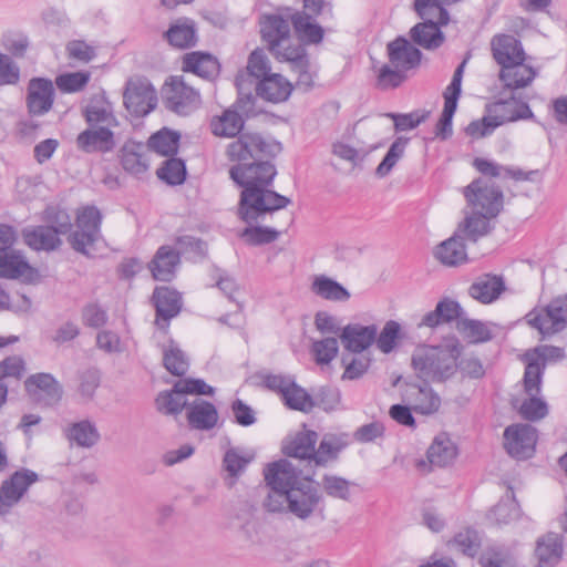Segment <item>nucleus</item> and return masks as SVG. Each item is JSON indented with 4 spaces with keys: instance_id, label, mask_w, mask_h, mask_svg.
<instances>
[{
    "instance_id": "f257e3e1",
    "label": "nucleus",
    "mask_w": 567,
    "mask_h": 567,
    "mask_svg": "<svg viewBox=\"0 0 567 567\" xmlns=\"http://www.w3.org/2000/svg\"><path fill=\"white\" fill-rule=\"evenodd\" d=\"M280 150L278 143H269L258 134H243L227 147L230 161L238 162L230 168L231 179L243 187L239 215L247 224H254L268 213L286 208L290 199L272 190L276 167L262 155H274Z\"/></svg>"
},
{
    "instance_id": "f03ea898",
    "label": "nucleus",
    "mask_w": 567,
    "mask_h": 567,
    "mask_svg": "<svg viewBox=\"0 0 567 567\" xmlns=\"http://www.w3.org/2000/svg\"><path fill=\"white\" fill-rule=\"evenodd\" d=\"M461 349L457 343L427 346L414 349L411 364L415 374L424 381L444 382L458 370Z\"/></svg>"
},
{
    "instance_id": "7ed1b4c3",
    "label": "nucleus",
    "mask_w": 567,
    "mask_h": 567,
    "mask_svg": "<svg viewBox=\"0 0 567 567\" xmlns=\"http://www.w3.org/2000/svg\"><path fill=\"white\" fill-rule=\"evenodd\" d=\"M533 117L534 113L526 102L515 97L498 100L486 106V114L481 121L468 124L466 133L474 138H481L491 135L496 127L505 123Z\"/></svg>"
},
{
    "instance_id": "20e7f679",
    "label": "nucleus",
    "mask_w": 567,
    "mask_h": 567,
    "mask_svg": "<svg viewBox=\"0 0 567 567\" xmlns=\"http://www.w3.org/2000/svg\"><path fill=\"white\" fill-rule=\"evenodd\" d=\"M264 475L267 486L270 487V493L265 499V507L269 512L282 511V499L292 488L298 487L299 483L307 480L287 460H279L268 464L264 470Z\"/></svg>"
},
{
    "instance_id": "39448f33",
    "label": "nucleus",
    "mask_w": 567,
    "mask_h": 567,
    "mask_svg": "<svg viewBox=\"0 0 567 567\" xmlns=\"http://www.w3.org/2000/svg\"><path fill=\"white\" fill-rule=\"evenodd\" d=\"M185 394L213 395L214 388L202 379L179 380L172 390L158 393L155 400L156 409L163 414L176 415L181 413L187 404Z\"/></svg>"
},
{
    "instance_id": "423d86ee",
    "label": "nucleus",
    "mask_w": 567,
    "mask_h": 567,
    "mask_svg": "<svg viewBox=\"0 0 567 567\" xmlns=\"http://www.w3.org/2000/svg\"><path fill=\"white\" fill-rule=\"evenodd\" d=\"M102 216L94 206L81 207L76 213V229L70 235L69 243L78 252L89 255L100 238Z\"/></svg>"
},
{
    "instance_id": "0eeeda50",
    "label": "nucleus",
    "mask_w": 567,
    "mask_h": 567,
    "mask_svg": "<svg viewBox=\"0 0 567 567\" xmlns=\"http://www.w3.org/2000/svg\"><path fill=\"white\" fill-rule=\"evenodd\" d=\"M464 196L473 210L497 216L503 208V193L494 183L478 178L464 188Z\"/></svg>"
},
{
    "instance_id": "6e6552de",
    "label": "nucleus",
    "mask_w": 567,
    "mask_h": 567,
    "mask_svg": "<svg viewBox=\"0 0 567 567\" xmlns=\"http://www.w3.org/2000/svg\"><path fill=\"white\" fill-rule=\"evenodd\" d=\"M526 319L543 336L561 331L567 326V295L554 299L546 308L530 311Z\"/></svg>"
},
{
    "instance_id": "1a4fd4ad",
    "label": "nucleus",
    "mask_w": 567,
    "mask_h": 567,
    "mask_svg": "<svg viewBox=\"0 0 567 567\" xmlns=\"http://www.w3.org/2000/svg\"><path fill=\"white\" fill-rule=\"evenodd\" d=\"M560 358H563V349L553 346H540L525 352L523 355V361L526 364L523 379L525 389L528 392L537 391L538 384H542L543 381L546 362Z\"/></svg>"
},
{
    "instance_id": "9d476101",
    "label": "nucleus",
    "mask_w": 567,
    "mask_h": 567,
    "mask_svg": "<svg viewBox=\"0 0 567 567\" xmlns=\"http://www.w3.org/2000/svg\"><path fill=\"white\" fill-rule=\"evenodd\" d=\"M126 110L134 116H145L157 105V94L145 79H131L123 94Z\"/></svg>"
},
{
    "instance_id": "9b49d317",
    "label": "nucleus",
    "mask_w": 567,
    "mask_h": 567,
    "mask_svg": "<svg viewBox=\"0 0 567 567\" xmlns=\"http://www.w3.org/2000/svg\"><path fill=\"white\" fill-rule=\"evenodd\" d=\"M537 431L530 424H513L504 431V447L516 460L530 458L536 449Z\"/></svg>"
},
{
    "instance_id": "f8f14e48",
    "label": "nucleus",
    "mask_w": 567,
    "mask_h": 567,
    "mask_svg": "<svg viewBox=\"0 0 567 567\" xmlns=\"http://www.w3.org/2000/svg\"><path fill=\"white\" fill-rule=\"evenodd\" d=\"M38 474L22 468L14 472L0 487V516L7 514L25 494L28 488L38 481Z\"/></svg>"
},
{
    "instance_id": "ddd939ff",
    "label": "nucleus",
    "mask_w": 567,
    "mask_h": 567,
    "mask_svg": "<svg viewBox=\"0 0 567 567\" xmlns=\"http://www.w3.org/2000/svg\"><path fill=\"white\" fill-rule=\"evenodd\" d=\"M24 388L29 396L40 405L52 406L62 399V386L50 373H35L27 378Z\"/></svg>"
},
{
    "instance_id": "4468645a",
    "label": "nucleus",
    "mask_w": 567,
    "mask_h": 567,
    "mask_svg": "<svg viewBox=\"0 0 567 567\" xmlns=\"http://www.w3.org/2000/svg\"><path fill=\"white\" fill-rule=\"evenodd\" d=\"M167 106L175 113L186 115L199 104V94L182 78H172L164 90Z\"/></svg>"
},
{
    "instance_id": "2eb2a0df",
    "label": "nucleus",
    "mask_w": 567,
    "mask_h": 567,
    "mask_svg": "<svg viewBox=\"0 0 567 567\" xmlns=\"http://www.w3.org/2000/svg\"><path fill=\"white\" fill-rule=\"evenodd\" d=\"M282 501L284 506L287 504L289 512L305 519L315 511L319 496L312 481L307 478L305 482L299 483L298 487L292 488Z\"/></svg>"
},
{
    "instance_id": "dca6fc26",
    "label": "nucleus",
    "mask_w": 567,
    "mask_h": 567,
    "mask_svg": "<svg viewBox=\"0 0 567 567\" xmlns=\"http://www.w3.org/2000/svg\"><path fill=\"white\" fill-rule=\"evenodd\" d=\"M403 399L414 412L423 415L434 414L441 406L440 395L426 382L423 384L408 383Z\"/></svg>"
},
{
    "instance_id": "f3484780",
    "label": "nucleus",
    "mask_w": 567,
    "mask_h": 567,
    "mask_svg": "<svg viewBox=\"0 0 567 567\" xmlns=\"http://www.w3.org/2000/svg\"><path fill=\"white\" fill-rule=\"evenodd\" d=\"M54 99V87L52 81L43 78L30 80L28 86L27 105L32 115H43L48 113Z\"/></svg>"
},
{
    "instance_id": "a211bd4d",
    "label": "nucleus",
    "mask_w": 567,
    "mask_h": 567,
    "mask_svg": "<svg viewBox=\"0 0 567 567\" xmlns=\"http://www.w3.org/2000/svg\"><path fill=\"white\" fill-rule=\"evenodd\" d=\"M37 270L30 266L25 257L17 250L0 252V278L33 281Z\"/></svg>"
},
{
    "instance_id": "6ab92c4d",
    "label": "nucleus",
    "mask_w": 567,
    "mask_h": 567,
    "mask_svg": "<svg viewBox=\"0 0 567 567\" xmlns=\"http://www.w3.org/2000/svg\"><path fill=\"white\" fill-rule=\"evenodd\" d=\"M377 334L378 327L375 324L350 323L342 328L340 339L348 351L361 353L374 343Z\"/></svg>"
},
{
    "instance_id": "aec40b11",
    "label": "nucleus",
    "mask_w": 567,
    "mask_h": 567,
    "mask_svg": "<svg viewBox=\"0 0 567 567\" xmlns=\"http://www.w3.org/2000/svg\"><path fill=\"white\" fill-rule=\"evenodd\" d=\"M537 75V71L525 63V60H517L501 66L499 80L504 87L517 90L528 86Z\"/></svg>"
},
{
    "instance_id": "412c9836",
    "label": "nucleus",
    "mask_w": 567,
    "mask_h": 567,
    "mask_svg": "<svg viewBox=\"0 0 567 567\" xmlns=\"http://www.w3.org/2000/svg\"><path fill=\"white\" fill-rule=\"evenodd\" d=\"M389 62L393 68L406 72L419 65L421 52L404 38H398L388 44Z\"/></svg>"
},
{
    "instance_id": "4be33fe9",
    "label": "nucleus",
    "mask_w": 567,
    "mask_h": 567,
    "mask_svg": "<svg viewBox=\"0 0 567 567\" xmlns=\"http://www.w3.org/2000/svg\"><path fill=\"white\" fill-rule=\"evenodd\" d=\"M76 145L85 153L110 152L115 146L114 131L106 127L89 126L78 135Z\"/></svg>"
},
{
    "instance_id": "5701e85b",
    "label": "nucleus",
    "mask_w": 567,
    "mask_h": 567,
    "mask_svg": "<svg viewBox=\"0 0 567 567\" xmlns=\"http://www.w3.org/2000/svg\"><path fill=\"white\" fill-rule=\"evenodd\" d=\"M563 537L556 533H547L536 542L535 556L538 567H555L563 556Z\"/></svg>"
},
{
    "instance_id": "b1692460",
    "label": "nucleus",
    "mask_w": 567,
    "mask_h": 567,
    "mask_svg": "<svg viewBox=\"0 0 567 567\" xmlns=\"http://www.w3.org/2000/svg\"><path fill=\"white\" fill-rule=\"evenodd\" d=\"M491 49L497 64L505 65L513 61L525 60L520 42L509 34H496L492 38Z\"/></svg>"
},
{
    "instance_id": "393cba45",
    "label": "nucleus",
    "mask_w": 567,
    "mask_h": 567,
    "mask_svg": "<svg viewBox=\"0 0 567 567\" xmlns=\"http://www.w3.org/2000/svg\"><path fill=\"white\" fill-rule=\"evenodd\" d=\"M256 90L261 99L272 103H280L290 96L292 84L279 73H269L259 81Z\"/></svg>"
},
{
    "instance_id": "a878e982",
    "label": "nucleus",
    "mask_w": 567,
    "mask_h": 567,
    "mask_svg": "<svg viewBox=\"0 0 567 567\" xmlns=\"http://www.w3.org/2000/svg\"><path fill=\"white\" fill-rule=\"evenodd\" d=\"M505 290V282L496 275L478 277L468 288L470 296L481 303L488 305L499 298Z\"/></svg>"
},
{
    "instance_id": "bb28decb",
    "label": "nucleus",
    "mask_w": 567,
    "mask_h": 567,
    "mask_svg": "<svg viewBox=\"0 0 567 567\" xmlns=\"http://www.w3.org/2000/svg\"><path fill=\"white\" fill-rule=\"evenodd\" d=\"M179 264V254L169 246H162L150 262V270L155 280L171 281Z\"/></svg>"
},
{
    "instance_id": "cd10ccee",
    "label": "nucleus",
    "mask_w": 567,
    "mask_h": 567,
    "mask_svg": "<svg viewBox=\"0 0 567 567\" xmlns=\"http://www.w3.org/2000/svg\"><path fill=\"white\" fill-rule=\"evenodd\" d=\"M260 32L271 50L288 43L290 25L288 20L279 16H265L260 21Z\"/></svg>"
},
{
    "instance_id": "c85d7f7f",
    "label": "nucleus",
    "mask_w": 567,
    "mask_h": 567,
    "mask_svg": "<svg viewBox=\"0 0 567 567\" xmlns=\"http://www.w3.org/2000/svg\"><path fill=\"white\" fill-rule=\"evenodd\" d=\"M310 290L317 297L333 302H346L351 298L344 286L327 275L313 276Z\"/></svg>"
},
{
    "instance_id": "c756f323",
    "label": "nucleus",
    "mask_w": 567,
    "mask_h": 567,
    "mask_svg": "<svg viewBox=\"0 0 567 567\" xmlns=\"http://www.w3.org/2000/svg\"><path fill=\"white\" fill-rule=\"evenodd\" d=\"M147 146L130 141L122 148L121 162L123 168L133 174L142 175L148 169Z\"/></svg>"
},
{
    "instance_id": "7c9ffc66",
    "label": "nucleus",
    "mask_w": 567,
    "mask_h": 567,
    "mask_svg": "<svg viewBox=\"0 0 567 567\" xmlns=\"http://www.w3.org/2000/svg\"><path fill=\"white\" fill-rule=\"evenodd\" d=\"M457 446L447 433L437 434L427 450L429 462L439 467L451 465L457 456Z\"/></svg>"
},
{
    "instance_id": "2f4dec72",
    "label": "nucleus",
    "mask_w": 567,
    "mask_h": 567,
    "mask_svg": "<svg viewBox=\"0 0 567 567\" xmlns=\"http://www.w3.org/2000/svg\"><path fill=\"white\" fill-rule=\"evenodd\" d=\"M187 420L196 430H212L218 421V412L214 404L197 399L188 406Z\"/></svg>"
},
{
    "instance_id": "473e14b6",
    "label": "nucleus",
    "mask_w": 567,
    "mask_h": 567,
    "mask_svg": "<svg viewBox=\"0 0 567 567\" xmlns=\"http://www.w3.org/2000/svg\"><path fill=\"white\" fill-rule=\"evenodd\" d=\"M157 319L156 323L161 326V320L167 322L177 316L181 310V296L177 291L166 287L156 288L153 295Z\"/></svg>"
},
{
    "instance_id": "72a5a7b5",
    "label": "nucleus",
    "mask_w": 567,
    "mask_h": 567,
    "mask_svg": "<svg viewBox=\"0 0 567 567\" xmlns=\"http://www.w3.org/2000/svg\"><path fill=\"white\" fill-rule=\"evenodd\" d=\"M434 255L446 266H458L467 260V252L458 233L437 245Z\"/></svg>"
},
{
    "instance_id": "f704fd0d",
    "label": "nucleus",
    "mask_w": 567,
    "mask_h": 567,
    "mask_svg": "<svg viewBox=\"0 0 567 567\" xmlns=\"http://www.w3.org/2000/svg\"><path fill=\"white\" fill-rule=\"evenodd\" d=\"M84 116L89 126L106 127L110 131H114L120 125L112 104L104 100L93 101L87 105Z\"/></svg>"
},
{
    "instance_id": "c9c22d12",
    "label": "nucleus",
    "mask_w": 567,
    "mask_h": 567,
    "mask_svg": "<svg viewBox=\"0 0 567 567\" xmlns=\"http://www.w3.org/2000/svg\"><path fill=\"white\" fill-rule=\"evenodd\" d=\"M24 243L34 250H54L61 245V239L51 226H35L23 230Z\"/></svg>"
},
{
    "instance_id": "e433bc0d",
    "label": "nucleus",
    "mask_w": 567,
    "mask_h": 567,
    "mask_svg": "<svg viewBox=\"0 0 567 567\" xmlns=\"http://www.w3.org/2000/svg\"><path fill=\"white\" fill-rule=\"evenodd\" d=\"M183 70L203 79H213L219 71V64L210 54L190 52L184 56Z\"/></svg>"
},
{
    "instance_id": "4c0bfd02",
    "label": "nucleus",
    "mask_w": 567,
    "mask_h": 567,
    "mask_svg": "<svg viewBox=\"0 0 567 567\" xmlns=\"http://www.w3.org/2000/svg\"><path fill=\"white\" fill-rule=\"evenodd\" d=\"M496 216H486L484 213L473 210L470 216H466L464 223L461 224L456 230L462 239L467 238L476 241L480 237L485 236L489 229V219Z\"/></svg>"
},
{
    "instance_id": "58836bf2",
    "label": "nucleus",
    "mask_w": 567,
    "mask_h": 567,
    "mask_svg": "<svg viewBox=\"0 0 567 567\" xmlns=\"http://www.w3.org/2000/svg\"><path fill=\"white\" fill-rule=\"evenodd\" d=\"M348 441L346 435L326 434L319 447L313 453L312 461L317 465H324L328 462L337 458L338 454L347 446Z\"/></svg>"
},
{
    "instance_id": "ea45409f",
    "label": "nucleus",
    "mask_w": 567,
    "mask_h": 567,
    "mask_svg": "<svg viewBox=\"0 0 567 567\" xmlns=\"http://www.w3.org/2000/svg\"><path fill=\"white\" fill-rule=\"evenodd\" d=\"M179 134L168 128H162L154 133L147 144V152L153 151L162 156L175 155L178 151Z\"/></svg>"
},
{
    "instance_id": "a19ab883",
    "label": "nucleus",
    "mask_w": 567,
    "mask_h": 567,
    "mask_svg": "<svg viewBox=\"0 0 567 567\" xmlns=\"http://www.w3.org/2000/svg\"><path fill=\"white\" fill-rule=\"evenodd\" d=\"M68 440L81 447H92L100 440L96 426L90 421H80L70 425L66 430Z\"/></svg>"
},
{
    "instance_id": "79ce46f5",
    "label": "nucleus",
    "mask_w": 567,
    "mask_h": 567,
    "mask_svg": "<svg viewBox=\"0 0 567 567\" xmlns=\"http://www.w3.org/2000/svg\"><path fill=\"white\" fill-rule=\"evenodd\" d=\"M168 42L176 48H188L196 42L195 27L189 19H179L165 33Z\"/></svg>"
},
{
    "instance_id": "37998d69",
    "label": "nucleus",
    "mask_w": 567,
    "mask_h": 567,
    "mask_svg": "<svg viewBox=\"0 0 567 567\" xmlns=\"http://www.w3.org/2000/svg\"><path fill=\"white\" fill-rule=\"evenodd\" d=\"M412 40L420 47L431 50L439 48L444 35L436 23L421 22L411 29Z\"/></svg>"
},
{
    "instance_id": "c03bdc74",
    "label": "nucleus",
    "mask_w": 567,
    "mask_h": 567,
    "mask_svg": "<svg viewBox=\"0 0 567 567\" xmlns=\"http://www.w3.org/2000/svg\"><path fill=\"white\" fill-rule=\"evenodd\" d=\"M317 440L318 434L315 431L300 432L285 446V452L287 455L296 458H309L312 461Z\"/></svg>"
},
{
    "instance_id": "a18cd8bd",
    "label": "nucleus",
    "mask_w": 567,
    "mask_h": 567,
    "mask_svg": "<svg viewBox=\"0 0 567 567\" xmlns=\"http://www.w3.org/2000/svg\"><path fill=\"white\" fill-rule=\"evenodd\" d=\"M295 31L305 43L317 44L323 38V29L307 13H297L292 17Z\"/></svg>"
},
{
    "instance_id": "49530a36",
    "label": "nucleus",
    "mask_w": 567,
    "mask_h": 567,
    "mask_svg": "<svg viewBox=\"0 0 567 567\" xmlns=\"http://www.w3.org/2000/svg\"><path fill=\"white\" fill-rule=\"evenodd\" d=\"M210 126L216 136L233 137L243 130L244 120L236 111L226 110L221 116L212 120Z\"/></svg>"
},
{
    "instance_id": "de8ad7c7",
    "label": "nucleus",
    "mask_w": 567,
    "mask_h": 567,
    "mask_svg": "<svg viewBox=\"0 0 567 567\" xmlns=\"http://www.w3.org/2000/svg\"><path fill=\"white\" fill-rule=\"evenodd\" d=\"M439 0H415L414 8L423 22L444 25L449 21V13Z\"/></svg>"
},
{
    "instance_id": "09e8293b",
    "label": "nucleus",
    "mask_w": 567,
    "mask_h": 567,
    "mask_svg": "<svg viewBox=\"0 0 567 567\" xmlns=\"http://www.w3.org/2000/svg\"><path fill=\"white\" fill-rule=\"evenodd\" d=\"M537 391H524L528 399H526L519 406L522 416L529 421H536L545 417L548 413L547 403L539 396L542 384H538Z\"/></svg>"
},
{
    "instance_id": "8fccbe9b",
    "label": "nucleus",
    "mask_w": 567,
    "mask_h": 567,
    "mask_svg": "<svg viewBox=\"0 0 567 567\" xmlns=\"http://www.w3.org/2000/svg\"><path fill=\"white\" fill-rule=\"evenodd\" d=\"M163 362L168 372L174 375H183L188 370V359L173 341L163 349Z\"/></svg>"
},
{
    "instance_id": "3c124183",
    "label": "nucleus",
    "mask_w": 567,
    "mask_h": 567,
    "mask_svg": "<svg viewBox=\"0 0 567 567\" xmlns=\"http://www.w3.org/2000/svg\"><path fill=\"white\" fill-rule=\"evenodd\" d=\"M281 400L291 410L308 412L313 406L310 394L299 386L296 381L289 386Z\"/></svg>"
},
{
    "instance_id": "603ef678",
    "label": "nucleus",
    "mask_w": 567,
    "mask_h": 567,
    "mask_svg": "<svg viewBox=\"0 0 567 567\" xmlns=\"http://www.w3.org/2000/svg\"><path fill=\"white\" fill-rule=\"evenodd\" d=\"M451 545L468 557H474L481 548V537L475 529L466 528L457 533Z\"/></svg>"
},
{
    "instance_id": "864d4df0",
    "label": "nucleus",
    "mask_w": 567,
    "mask_h": 567,
    "mask_svg": "<svg viewBox=\"0 0 567 567\" xmlns=\"http://www.w3.org/2000/svg\"><path fill=\"white\" fill-rule=\"evenodd\" d=\"M251 458L250 455L237 449H230L226 452L224 456V467L231 478L229 485L235 484L236 478L244 472Z\"/></svg>"
},
{
    "instance_id": "5fc2aeb1",
    "label": "nucleus",
    "mask_w": 567,
    "mask_h": 567,
    "mask_svg": "<svg viewBox=\"0 0 567 567\" xmlns=\"http://www.w3.org/2000/svg\"><path fill=\"white\" fill-rule=\"evenodd\" d=\"M519 516V506L514 497L502 499L488 514V519L497 525L508 524Z\"/></svg>"
},
{
    "instance_id": "6e6d98bb",
    "label": "nucleus",
    "mask_w": 567,
    "mask_h": 567,
    "mask_svg": "<svg viewBox=\"0 0 567 567\" xmlns=\"http://www.w3.org/2000/svg\"><path fill=\"white\" fill-rule=\"evenodd\" d=\"M91 79L87 71L68 72L55 79V84L61 92L75 93L82 91Z\"/></svg>"
},
{
    "instance_id": "4d7b16f0",
    "label": "nucleus",
    "mask_w": 567,
    "mask_h": 567,
    "mask_svg": "<svg viewBox=\"0 0 567 567\" xmlns=\"http://www.w3.org/2000/svg\"><path fill=\"white\" fill-rule=\"evenodd\" d=\"M401 326L399 322L394 320H389L388 322H385L383 329L381 330L379 336L377 334L374 341L377 343L378 349L382 353H391L398 344Z\"/></svg>"
},
{
    "instance_id": "13d9d810",
    "label": "nucleus",
    "mask_w": 567,
    "mask_h": 567,
    "mask_svg": "<svg viewBox=\"0 0 567 567\" xmlns=\"http://www.w3.org/2000/svg\"><path fill=\"white\" fill-rule=\"evenodd\" d=\"M339 344L336 338H324L322 340L313 341L311 346V353L317 364H329L338 354Z\"/></svg>"
},
{
    "instance_id": "bf43d9fd",
    "label": "nucleus",
    "mask_w": 567,
    "mask_h": 567,
    "mask_svg": "<svg viewBox=\"0 0 567 567\" xmlns=\"http://www.w3.org/2000/svg\"><path fill=\"white\" fill-rule=\"evenodd\" d=\"M408 144V140L403 137H398L390 146L388 153L385 154L382 162L377 167V175L380 177L386 176L399 159L403 156L405 147Z\"/></svg>"
},
{
    "instance_id": "052dcab7",
    "label": "nucleus",
    "mask_w": 567,
    "mask_h": 567,
    "mask_svg": "<svg viewBox=\"0 0 567 567\" xmlns=\"http://www.w3.org/2000/svg\"><path fill=\"white\" fill-rule=\"evenodd\" d=\"M483 567H518L516 556L503 548H492L481 557Z\"/></svg>"
},
{
    "instance_id": "680f3d73",
    "label": "nucleus",
    "mask_w": 567,
    "mask_h": 567,
    "mask_svg": "<svg viewBox=\"0 0 567 567\" xmlns=\"http://www.w3.org/2000/svg\"><path fill=\"white\" fill-rule=\"evenodd\" d=\"M457 329L472 342H485L492 338L488 327L478 320L461 319Z\"/></svg>"
},
{
    "instance_id": "e2e57ef3",
    "label": "nucleus",
    "mask_w": 567,
    "mask_h": 567,
    "mask_svg": "<svg viewBox=\"0 0 567 567\" xmlns=\"http://www.w3.org/2000/svg\"><path fill=\"white\" fill-rule=\"evenodd\" d=\"M157 176L171 185H179L185 181L186 168L182 159L169 158L157 171Z\"/></svg>"
},
{
    "instance_id": "0e129e2a",
    "label": "nucleus",
    "mask_w": 567,
    "mask_h": 567,
    "mask_svg": "<svg viewBox=\"0 0 567 567\" xmlns=\"http://www.w3.org/2000/svg\"><path fill=\"white\" fill-rule=\"evenodd\" d=\"M405 72L390 64H383L377 76V86L381 90L395 89L405 80Z\"/></svg>"
},
{
    "instance_id": "69168bd1",
    "label": "nucleus",
    "mask_w": 567,
    "mask_h": 567,
    "mask_svg": "<svg viewBox=\"0 0 567 567\" xmlns=\"http://www.w3.org/2000/svg\"><path fill=\"white\" fill-rule=\"evenodd\" d=\"M27 372V364L21 355L14 354L0 361V380H20Z\"/></svg>"
},
{
    "instance_id": "338daca9",
    "label": "nucleus",
    "mask_w": 567,
    "mask_h": 567,
    "mask_svg": "<svg viewBox=\"0 0 567 567\" xmlns=\"http://www.w3.org/2000/svg\"><path fill=\"white\" fill-rule=\"evenodd\" d=\"M279 233L269 227H247L243 230L241 237L250 245H264L275 241Z\"/></svg>"
},
{
    "instance_id": "774afa93",
    "label": "nucleus",
    "mask_w": 567,
    "mask_h": 567,
    "mask_svg": "<svg viewBox=\"0 0 567 567\" xmlns=\"http://www.w3.org/2000/svg\"><path fill=\"white\" fill-rule=\"evenodd\" d=\"M322 486L331 497L346 501L350 496V482L342 477L326 475L322 480Z\"/></svg>"
}]
</instances>
